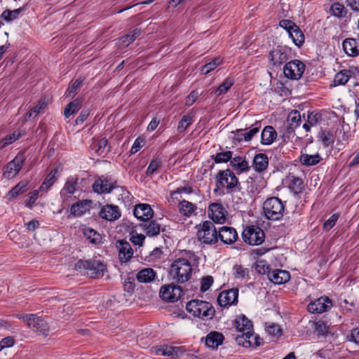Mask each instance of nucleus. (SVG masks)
<instances>
[{
    "mask_svg": "<svg viewBox=\"0 0 359 359\" xmlns=\"http://www.w3.org/2000/svg\"><path fill=\"white\" fill-rule=\"evenodd\" d=\"M187 255L188 258L179 257L171 264L169 274L175 283H184L191 278L193 269L191 259L194 255L192 252H189L187 253Z\"/></svg>",
    "mask_w": 359,
    "mask_h": 359,
    "instance_id": "f257e3e1",
    "label": "nucleus"
},
{
    "mask_svg": "<svg viewBox=\"0 0 359 359\" xmlns=\"http://www.w3.org/2000/svg\"><path fill=\"white\" fill-rule=\"evenodd\" d=\"M194 116L191 114H187L183 116L182 118L178 123L177 132L179 133H184L186 129L192 124Z\"/></svg>",
    "mask_w": 359,
    "mask_h": 359,
    "instance_id": "49530a36",
    "label": "nucleus"
},
{
    "mask_svg": "<svg viewBox=\"0 0 359 359\" xmlns=\"http://www.w3.org/2000/svg\"><path fill=\"white\" fill-rule=\"evenodd\" d=\"M25 161L23 155H17L4 168V176L7 179L14 177L20 170Z\"/></svg>",
    "mask_w": 359,
    "mask_h": 359,
    "instance_id": "f8f14e48",
    "label": "nucleus"
},
{
    "mask_svg": "<svg viewBox=\"0 0 359 359\" xmlns=\"http://www.w3.org/2000/svg\"><path fill=\"white\" fill-rule=\"evenodd\" d=\"M266 330L269 334L274 337L280 335L282 332L280 326L275 323H266Z\"/></svg>",
    "mask_w": 359,
    "mask_h": 359,
    "instance_id": "bf43d9fd",
    "label": "nucleus"
},
{
    "mask_svg": "<svg viewBox=\"0 0 359 359\" xmlns=\"http://www.w3.org/2000/svg\"><path fill=\"white\" fill-rule=\"evenodd\" d=\"M242 334H238L235 338V341L238 345L242 346L244 347H250L252 346V341L251 340V337H253V333H248L246 334V332H241Z\"/></svg>",
    "mask_w": 359,
    "mask_h": 359,
    "instance_id": "a19ab883",
    "label": "nucleus"
},
{
    "mask_svg": "<svg viewBox=\"0 0 359 359\" xmlns=\"http://www.w3.org/2000/svg\"><path fill=\"white\" fill-rule=\"evenodd\" d=\"M259 126H254L252 128H251L248 132L242 133V130H238L236 131V133L238 135V137L236 140L238 141H241L243 140H245V141H250L252 140V137L256 135L259 130Z\"/></svg>",
    "mask_w": 359,
    "mask_h": 359,
    "instance_id": "a18cd8bd",
    "label": "nucleus"
},
{
    "mask_svg": "<svg viewBox=\"0 0 359 359\" xmlns=\"http://www.w3.org/2000/svg\"><path fill=\"white\" fill-rule=\"evenodd\" d=\"M222 60L220 57H215L211 62L207 63L202 67L201 72L202 74H208L211 71L214 70L216 67L220 65Z\"/></svg>",
    "mask_w": 359,
    "mask_h": 359,
    "instance_id": "09e8293b",
    "label": "nucleus"
},
{
    "mask_svg": "<svg viewBox=\"0 0 359 359\" xmlns=\"http://www.w3.org/2000/svg\"><path fill=\"white\" fill-rule=\"evenodd\" d=\"M332 306L331 299L322 297L308 305V311L311 313H322L328 311Z\"/></svg>",
    "mask_w": 359,
    "mask_h": 359,
    "instance_id": "4468645a",
    "label": "nucleus"
},
{
    "mask_svg": "<svg viewBox=\"0 0 359 359\" xmlns=\"http://www.w3.org/2000/svg\"><path fill=\"white\" fill-rule=\"evenodd\" d=\"M238 289L237 288L222 291L217 297V302L222 307L235 305L238 303Z\"/></svg>",
    "mask_w": 359,
    "mask_h": 359,
    "instance_id": "9b49d317",
    "label": "nucleus"
},
{
    "mask_svg": "<svg viewBox=\"0 0 359 359\" xmlns=\"http://www.w3.org/2000/svg\"><path fill=\"white\" fill-rule=\"evenodd\" d=\"M233 81L231 79H226L217 88L215 91L217 96H219L222 94L226 93L229 88L233 86Z\"/></svg>",
    "mask_w": 359,
    "mask_h": 359,
    "instance_id": "3c124183",
    "label": "nucleus"
},
{
    "mask_svg": "<svg viewBox=\"0 0 359 359\" xmlns=\"http://www.w3.org/2000/svg\"><path fill=\"white\" fill-rule=\"evenodd\" d=\"M133 214L140 220L147 222L154 215V211L148 204H139L135 205Z\"/></svg>",
    "mask_w": 359,
    "mask_h": 359,
    "instance_id": "a211bd4d",
    "label": "nucleus"
},
{
    "mask_svg": "<svg viewBox=\"0 0 359 359\" xmlns=\"http://www.w3.org/2000/svg\"><path fill=\"white\" fill-rule=\"evenodd\" d=\"M186 309L194 317L203 320L212 319L215 313V310L210 303L198 299L189 302L187 304Z\"/></svg>",
    "mask_w": 359,
    "mask_h": 359,
    "instance_id": "f03ea898",
    "label": "nucleus"
},
{
    "mask_svg": "<svg viewBox=\"0 0 359 359\" xmlns=\"http://www.w3.org/2000/svg\"><path fill=\"white\" fill-rule=\"evenodd\" d=\"M353 75V72L352 70L343 69L336 74L332 86L345 85L351 79Z\"/></svg>",
    "mask_w": 359,
    "mask_h": 359,
    "instance_id": "cd10ccee",
    "label": "nucleus"
},
{
    "mask_svg": "<svg viewBox=\"0 0 359 359\" xmlns=\"http://www.w3.org/2000/svg\"><path fill=\"white\" fill-rule=\"evenodd\" d=\"M116 248L118 252V258L121 262H127L132 258L133 250L128 241L123 240L117 241Z\"/></svg>",
    "mask_w": 359,
    "mask_h": 359,
    "instance_id": "2eb2a0df",
    "label": "nucleus"
},
{
    "mask_svg": "<svg viewBox=\"0 0 359 359\" xmlns=\"http://www.w3.org/2000/svg\"><path fill=\"white\" fill-rule=\"evenodd\" d=\"M255 270L260 274H266L269 276V273L271 271L269 266L264 260H259L256 263Z\"/></svg>",
    "mask_w": 359,
    "mask_h": 359,
    "instance_id": "4d7b16f0",
    "label": "nucleus"
},
{
    "mask_svg": "<svg viewBox=\"0 0 359 359\" xmlns=\"http://www.w3.org/2000/svg\"><path fill=\"white\" fill-rule=\"evenodd\" d=\"M151 353L156 355L169 356L172 359H175L181 353V351L180 347L163 345L159 347H153Z\"/></svg>",
    "mask_w": 359,
    "mask_h": 359,
    "instance_id": "f3484780",
    "label": "nucleus"
},
{
    "mask_svg": "<svg viewBox=\"0 0 359 359\" xmlns=\"http://www.w3.org/2000/svg\"><path fill=\"white\" fill-rule=\"evenodd\" d=\"M75 267L80 273L93 278H99L103 276L106 268L101 261L94 259L79 260Z\"/></svg>",
    "mask_w": 359,
    "mask_h": 359,
    "instance_id": "7ed1b4c3",
    "label": "nucleus"
},
{
    "mask_svg": "<svg viewBox=\"0 0 359 359\" xmlns=\"http://www.w3.org/2000/svg\"><path fill=\"white\" fill-rule=\"evenodd\" d=\"M235 327L239 332L253 333V325L248 318L245 316L241 315L238 316L235 320Z\"/></svg>",
    "mask_w": 359,
    "mask_h": 359,
    "instance_id": "b1692460",
    "label": "nucleus"
},
{
    "mask_svg": "<svg viewBox=\"0 0 359 359\" xmlns=\"http://www.w3.org/2000/svg\"><path fill=\"white\" fill-rule=\"evenodd\" d=\"M216 179L219 188H224L231 192L238 189V180L234 172L230 169L219 171Z\"/></svg>",
    "mask_w": 359,
    "mask_h": 359,
    "instance_id": "39448f33",
    "label": "nucleus"
},
{
    "mask_svg": "<svg viewBox=\"0 0 359 359\" xmlns=\"http://www.w3.org/2000/svg\"><path fill=\"white\" fill-rule=\"evenodd\" d=\"M48 105V102L45 99H41L39 100L37 104L34 107L29 113L25 116V121L28 120V118L32 116L35 117L39 114L42 109H44Z\"/></svg>",
    "mask_w": 359,
    "mask_h": 359,
    "instance_id": "c03bdc74",
    "label": "nucleus"
},
{
    "mask_svg": "<svg viewBox=\"0 0 359 359\" xmlns=\"http://www.w3.org/2000/svg\"><path fill=\"white\" fill-rule=\"evenodd\" d=\"M224 337L222 333L212 331L205 337V345L212 349H216L222 344Z\"/></svg>",
    "mask_w": 359,
    "mask_h": 359,
    "instance_id": "4be33fe9",
    "label": "nucleus"
},
{
    "mask_svg": "<svg viewBox=\"0 0 359 359\" xmlns=\"http://www.w3.org/2000/svg\"><path fill=\"white\" fill-rule=\"evenodd\" d=\"M233 270L236 278L244 279L249 276V269L242 265H235Z\"/></svg>",
    "mask_w": 359,
    "mask_h": 359,
    "instance_id": "603ef678",
    "label": "nucleus"
},
{
    "mask_svg": "<svg viewBox=\"0 0 359 359\" xmlns=\"http://www.w3.org/2000/svg\"><path fill=\"white\" fill-rule=\"evenodd\" d=\"M107 144H108V140L106 138L103 137V138H101L100 140H99L96 142V147H97L96 152L99 155H101V154H104L106 151H108V149H107Z\"/></svg>",
    "mask_w": 359,
    "mask_h": 359,
    "instance_id": "680f3d73",
    "label": "nucleus"
},
{
    "mask_svg": "<svg viewBox=\"0 0 359 359\" xmlns=\"http://www.w3.org/2000/svg\"><path fill=\"white\" fill-rule=\"evenodd\" d=\"M22 11V8H18L13 11L6 10L1 13V17L4 20L10 22L18 18Z\"/></svg>",
    "mask_w": 359,
    "mask_h": 359,
    "instance_id": "8fccbe9b",
    "label": "nucleus"
},
{
    "mask_svg": "<svg viewBox=\"0 0 359 359\" xmlns=\"http://www.w3.org/2000/svg\"><path fill=\"white\" fill-rule=\"evenodd\" d=\"M269 58L274 65H280L287 60V55L282 49L277 48L270 52Z\"/></svg>",
    "mask_w": 359,
    "mask_h": 359,
    "instance_id": "2f4dec72",
    "label": "nucleus"
},
{
    "mask_svg": "<svg viewBox=\"0 0 359 359\" xmlns=\"http://www.w3.org/2000/svg\"><path fill=\"white\" fill-rule=\"evenodd\" d=\"M288 34L296 46L299 47L304 43V35L297 26L291 30Z\"/></svg>",
    "mask_w": 359,
    "mask_h": 359,
    "instance_id": "58836bf2",
    "label": "nucleus"
},
{
    "mask_svg": "<svg viewBox=\"0 0 359 359\" xmlns=\"http://www.w3.org/2000/svg\"><path fill=\"white\" fill-rule=\"evenodd\" d=\"M83 80L81 79H77L69 87L67 92V96H71L72 94L74 93L77 89H79L83 84Z\"/></svg>",
    "mask_w": 359,
    "mask_h": 359,
    "instance_id": "69168bd1",
    "label": "nucleus"
},
{
    "mask_svg": "<svg viewBox=\"0 0 359 359\" xmlns=\"http://www.w3.org/2000/svg\"><path fill=\"white\" fill-rule=\"evenodd\" d=\"M136 278L140 283H151L156 278V273L151 268H145L137 273Z\"/></svg>",
    "mask_w": 359,
    "mask_h": 359,
    "instance_id": "bb28decb",
    "label": "nucleus"
},
{
    "mask_svg": "<svg viewBox=\"0 0 359 359\" xmlns=\"http://www.w3.org/2000/svg\"><path fill=\"white\" fill-rule=\"evenodd\" d=\"M182 288L173 283L163 285L159 292V295L162 299L170 302L177 301L182 296Z\"/></svg>",
    "mask_w": 359,
    "mask_h": 359,
    "instance_id": "9d476101",
    "label": "nucleus"
},
{
    "mask_svg": "<svg viewBox=\"0 0 359 359\" xmlns=\"http://www.w3.org/2000/svg\"><path fill=\"white\" fill-rule=\"evenodd\" d=\"M218 238L225 244H232L238 238V233L236 229L230 226H222L219 229Z\"/></svg>",
    "mask_w": 359,
    "mask_h": 359,
    "instance_id": "dca6fc26",
    "label": "nucleus"
},
{
    "mask_svg": "<svg viewBox=\"0 0 359 359\" xmlns=\"http://www.w3.org/2000/svg\"><path fill=\"white\" fill-rule=\"evenodd\" d=\"M213 278L211 276H207L201 279V290L202 292H206L209 290L213 283Z\"/></svg>",
    "mask_w": 359,
    "mask_h": 359,
    "instance_id": "052dcab7",
    "label": "nucleus"
},
{
    "mask_svg": "<svg viewBox=\"0 0 359 359\" xmlns=\"http://www.w3.org/2000/svg\"><path fill=\"white\" fill-rule=\"evenodd\" d=\"M208 216L216 223L222 224L226 218V210L219 203H212L208 207Z\"/></svg>",
    "mask_w": 359,
    "mask_h": 359,
    "instance_id": "ddd939ff",
    "label": "nucleus"
},
{
    "mask_svg": "<svg viewBox=\"0 0 359 359\" xmlns=\"http://www.w3.org/2000/svg\"><path fill=\"white\" fill-rule=\"evenodd\" d=\"M218 231L215 224L210 221H205L198 230V239L205 244H214L218 241Z\"/></svg>",
    "mask_w": 359,
    "mask_h": 359,
    "instance_id": "423d86ee",
    "label": "nucleus"
},
{
    "mask_svg": "<svg viewBox=\"0 0 359 359\" xmlns=\"http://www.w3.org/2000/svg\"><path fill=\"white\" fill-rule=\"evenodd\" d=\"M301 114L297 110L292 111L287 116V122L288 124V131L293 132L294 130L299 126L301 123Z\"/></svg>",
    "mask_w": 359,
    "mask_h": 359,
    "instance_id": "7c9ffc66",
    "label": "nucleus"
},
{
    "mask_svg": "<svg viewBox=\"0 0 359 359\" xmlns=\"http://www.w3.org/2000/svg\"><path fill=\"white\" fill-rule=\"evenodd\" d=\"M357 40V38H348L343 41V49L348 55L355 57L359 54V43Z\"/></svg>",
    "mask_w": 359,
    "mask_h": 359,
    "instance_id": "5701e85b",
    "label": "nucleus"
},
{
    "mask_svg": "<svg viewBox=\"0 0 359 359\" xmlns=\"http://www.w3.org/2000/svg\"><path fill=\"white\" fill-rule=\"evenodd\" d=\"M81 107V100L76 99L67 105L65 109L64 114L66 118L76 114Z\"/></svg>",
    "mask_w": 359,
    "mask_h": 359,
    "instance_id": "4c0bfd02",
    "label": "nucleus"
},
{
    "mask_svg": "<svg viewBox=\"0 0 359 359\" xmlns=\"http://www.w3.org/2000/svg\"><path fill=\"white\" fill-rule=\"evenodd\" d=\"M269 165V159L265 154H258L255 155L253 160V165L256 171L262 172L264 171Z\"/></svg>",
    "mask_w": 359,
    "mask_h": 359,
    "instance_id": "c756f323",
    "label": "nucleus"
},
{
    "mask_svg": "<svg viewBox=\"0 0 359 359\" xmlns=\"http://www.w3.org/2000/svg\"><path fill=\"white\" fill-rule=\"evenodd\" d=\"M27 182L22 181L15 185L7 194V197L9 200L15 198L19 194L23 193L26 190L27 186Z\"/></svg>",
    "mask_w": 359,
    "mask_h": 359,
    "instance_id": "37998d69",
    "label": "nucleus"
},
{
    "mask_svg": "<svg viewBox=\"0 0 359 359\" xmlns=\"http://www.w3.org/2000/svg\"><path fill=\"white\" fill-rule=\"evenodd\" d=\"M339 215L337 214H333L325 223L323 224V229L325 231L331 229L336 224L338 220Z\"/></svg>",
    "mask_w": 359,
    "mask_h": 359,
    "instance_id": "0e129e2a",
    "label": "nucleus"
},
{
    "mask_svg": "<svg viewBox=\"0 0 359 359\" xmlns=\"http://www.w3.org/2000/svg\"><path fill=\"white\" fill-rule=\"evenodd\" d=\"M83 234L87 240L93 244H98L101 243L102 236L101 235L90 228H86L83 230Z\"/></svg>",
    "mask_w": 359,
    "mask_h": 359,
    "instance_id": "79ce46f5",
    "label": "nucleus"
},
{
    "mask_svg": "<svg viewBox=\"0 0 359 359\" xmlns=\"http://www.w3.org/2000/svg\"><path fill=\"white\" fill-rule=\"evenodd\" d=\"M305 70V65L299 60H294L285 64L283 72L286 77L293 79H299Z\"/></svg>",
    "mask_w": 359,
    "mask_h": 359,
    "instance_id": "1a4fd4ad",
    "label": "nucleus"
},
{
    "mask_svg": "<svg viewBox=\"0 0 359 359\" xmlns=\"http://www.w3.org/2000/svg\"><path fill=\"white\" fill-rule=\"evenodd\" d=\"M162 166V162L159 159H154L149 163L146 174L147 176L152 175L157 170Z\"/></svg>",
    "mask_w": 359,
    "mask_h": 359,
    "instance_id": "13d9d810",
    "label": "nucleus"
},
{
    "mask_svg": "<svg viewBox=\"0 0 359 359\" xmlns=\"http://www.w3.org/2000/svg\"><path fill=\"white\" fill-rule=\"evenodd\" d=\"M57 168L52 170L41 185L40 191H47L57 180Z\"/></svg>",
    "mask_w": 359,
    "mask_h": 359,
    "instance_id": "c9c22d12",
    "label": "nucleus"
},
{
    "mask_svg": "<svg viewBox=\"0 0 359 359\" xmlns=\"http://www.w3.org/2000/svg\"><path fill=\"white\" fill-rule=\"evenodd\" d=\"M17 318L25 321L27 326L34 331L39 332L43 335H47L49 330L48 324L35 314H20L18 315Z\"/></svg>",
    "mask_w": 359,
    "mask_h": 359,
    "instance_id": "0eeeda50",
    "label": "nucleus"
},
{
    "mask_svg": "<svg viewBox=\"0 0 359 359\" xmlns=\"http://www.w3.org/2000/svg\"><path fill=\"white\" fill-rule=\"evenodd\" d=\"M141 226L145 233L149 236H156L160 233L161 230V225L156 221H151L149 223H145L142 224Z\"/></svg>",
    "mask_w": 359,
    "mask_h": 359,
    "instance_id": "473e14b6",
    "label": "nucleus"
},
{
    "mask_svg": "<svg viewBox=\"0 0 359 359\" xmlns=\"http://www.w3.org/2000/svg\"><path fill=\"white\" fill-rule=\"evenodd\" d=\"M300 162L305 165L311 166L318 163L321 159V157L318 154L309 155L307 154H303L300 156Z\"/></svg>",
    "mask_w": 359,
    "mask_h": 359,
    "instance_id": "ea45409f",
    "label": "nucleus"
},
{
    "mask_svg": "<svg viewBox=\"0 0 359 359\" xmlns=\"http://www.w3.org/2000/svg\"><path fill=\"white\" fill-rule=\"evenodd\" d=\"M319 138L325 147H327L334 142V137L329 131L321 130L319 133Z\"/></svg>",
    "mask_w": 359,
    "mask_h": 359,
    "instance_id": "de8ad7c7",
    "label": "nucleus"
},
{
    "mask_svg": "<svg viewBox=\"0 0 359 359\" xmlns=\"http://www.w3.org/2000/svg\"><path fill=\"white\" fill-rule=\"evenodd\" d=\"M232 152L230 151L220 152L213 156L216 163H226L232 159Z\"/></svg>",
    "mask_w": 359,
    "mask_h": 359,
    "instance_id": "864d4df0",
    "label": "nucleus"
},
{
    "mask_svg": "<svg viewBox=\"0 0 359 359\" xmlns=\"http://www.w3.org/2000/svg\"><path fill=\"white\" fill-rule=\"evenodd\" d=\"M90 201H81L71 207V213L75 216H81L88 210Z\"/></svg>",
    "mask_w": 359,
    "mask_h": 359,
    "instance_id": "72a5a7b5",
    "label": "nucleus"
},
{
    "mask_svg": "<svg viewBox=\"0 0 359 359\" xmlns=\"http://www.w3.org/2000/svg\"><path fill=\"white\" fill-rule=\"evenodd\" d=\"M276 131L272 126H266L262 132L261 142L262 144H271L276 140Z\"/></svg>",
    "mask_w": 359,
    "mask_h": 359,
    "instance_id": "c85d7f7f",
    "label": "nucleus"
},
{
    "mask_svg": "<svg viewBox=\"0 0 359 359\" xmlns=\"http://www.w3.org/2000/svg\"><path fill=\"white\" fill-rule=\"evenodd\" d=\"M198 95L199 93L196 90L191 91L186 98L185 104L189 107L191 106L196 101Z\"/></svg>",
    "mask_w": 359,
    "mask_h": 359,
    "instance_id": "774afa93",
    "label": "nucleus"
},
{
    "mask_svg": "<svg viewBox=\"0 0 359 359\" xmlns=\"http://www.w3.org/2000/svg\"><path fill=\"white\" fill-rule=\"evenodd\" d=\"M263 210L267 219L278 220L283 216L284 205L278 198L271 197L265 201Z\"/></svg>",
    "mask_w": 359,
    "mask_h": 359,
    "instance_id": "20e7f679",
    "label": "nucleus"
},
{
    "mask_svg": "<svg viewBox=\"0 0 359 359\" xmlns=\"http://www.w3.org/2000/svg\"><path fill=\"white\" fill-rule=\"evenodd\" d=\"M330 11L336 17H343L346 15L344 6L339 3H334L331 6Z\"/></svg>",
    "mask_w": 359,
    "mask_h": 359,
    "instance_id": "6e6d98bb",
    "label": "nucleus"
},
{
    "mask_svg": "<svg viewBox=\"0 0 359 359\" xmlns=\"http://www.w3.org/2000/svg\"><path fill=\"white\" fill-rule=\"evenodd\" d=\"M242 236L243 241L251 245L262 244L265 237L263 230L255 226L245 228L243 231Z\"/></svg>",
    "mask_w": 359,
    "mask_h": 359,
    "instance_id": "6e6552de",
    "label": "nucleus"
},
{
    "mask_svg": "<svg viewBox=\"0 0 359 359\" xmlns=\"http://www.w3.org/2000/svg\"><path fill=\"white\" fill-rule=\"evenodd\" d=\"M114 188V182L106 177L100 178L93 185V191L98 194L109 193Z\"/></svg>",
    "mask_w": 359,
    "mask_h": 359,
    "instance_id": "412c9836",
    "label": "nucleus"
},
{
    "mask_svg": "<svg viewBox=\"0 0 359 359\" xmlns=\"http://www.w3.org/2000/svg\"><path fill=\"white\" fill-rule=\"evenodd\" d=\"M322 119V116L320 114L317 112H311L308 114L307 116V122L310 126H316L317 123L320 121Z\"/></svg>",
    "mask_w": 359,
    "mask_h": 359,
    "instance_id": "e2e57ef3",
    "label": "nucleus"
},
{
    "mask_svg": "<svg viewBox=\"0 0 359 359\" xmlns=\"http://www.w3.org/2000/svg\"><path fill=\"white\" fill-rule=\"evenodd\" d=\"M22 136V133L19 131H15L13 133L6 136L1 141V148H4L8 144L14 142Z\"/></svg>",
    "mask_w": 359,
    "mask_h": 359,
    "instance_id": "5fc2aeb1",
    "label": "nucleus"
},
{
    "mask_svg": "<svg viewBox=\"0 0 359 359\" xmlns=\"http://www.w3.org/2000/svg\"><path fill=\"white\" fill-rule=\"evenodd\" d=\"M269 279L275 284H283L287 283L290 278V273L282 269L271 270L268 276Z\"/></svg>",
    "mask_w": 359,
    "mask_h": 359,
    "instance_id": "aec40b11",
    "label": "nucleus"
},
{
    "mask_svg": "<svg viewBox=\"0 0 359 359\" xmlns=\"http://www.w3.org/2000/svg\"><path fill=\"white\" fill-rule=\"evenodd\" d=\"M230 164L238 172H243L249 169L248 163L241 156L232 158Z\"/></svg>",
    "mask_w": 359,
    "mask_h": 359,
    "instance_id": "f704fd0d",
    "label": "nucleus"
},
{
    "mask_svg": "<svg viewBox=\"0 0 359 359\" xmlns=\"http://www.w3.org/2000/svg\"><path fill=\"white\" fill-rule=\"evenodd\" d=\"M77 178H69L64 187L60 191V196L63 200L67 199L72 195H73L77 189L78 182Z\"/></svg>",
    "mask_w": 359,
    "mask_h": 359,
    "instance_id": "393cba45",
    "label": "nucleus"
},
{
    "mask_svg": "<svg viewBox=\"0 0 359 359\" xmlns=\"http://www.w3.org/2000/svg\"><path fill=\"white\" fill-rule=\"evenodd\" d=\"M100 216L106 220L114 221L121 217V212L116 205H106L102 208Z\"/></svg>",
    "mask_w": 359,
    "mask_h": 359,
    "instance_id": "6ab92c4d",
    "label": "nucleus"
},
{
    "mask_svg": "<svg viewBox=\"0 0 359 359\" xmlns=\"http://www.w3.org/2000/svg\"><path fill=\"white\" fill-rule=\"evenodd\" d=\"M15 340L13 337H7L2 339L0 341V351L6 348L13 346Z\"/></svg>",
    "mask_w": 359,
    "mask_h": 359,
    "instance_id": "338daca9",
    "label": "nucleus"
},
{
    "mask_svg": "<svg viewBox=\"0 0 359 359\" xmlns=\"http://www.w3.org/2000/svg\"><path fill=\"white\" fill-rule=\"evenodd\" d=\"M285 182L294 194L300 193L304 189L302 180L293 175L290 174L287 176Z\"/></svg>",
    "mask_w": 359,
    "mask_h": 359,
    "instance_id": "a878e982",
    "label": "nucleus"
},
{
    "mask_svg": "<svg viewBox=\"0 0 359 359\" xmlns=\"http://www.w3.org/2000/svg\"><path fill=\"white\" fill-rule=\"evenodd\" d=\"M179 210L181 214L187 217H191L196 210V205L189 201L183 200L179 204Z\"/></svg>",
    "mask_w": 359,
    "mask_h": 359,
    "instance_id": "e433bc0d",
    "label": "nucleus"
}]
</instances>
